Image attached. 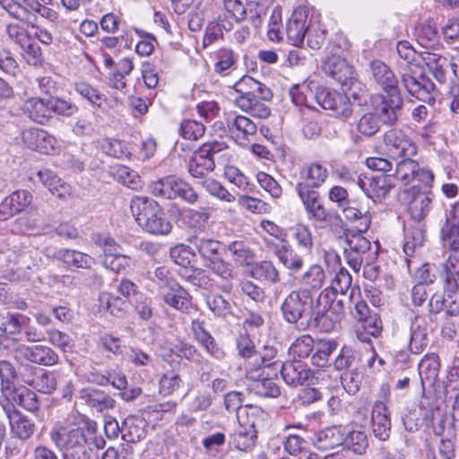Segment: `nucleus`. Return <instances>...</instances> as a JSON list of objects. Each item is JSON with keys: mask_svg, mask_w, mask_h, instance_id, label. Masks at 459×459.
<instances>
[{"mask_svg": "<svg viewBox=\"0 0 459 459\" xmlns=\"http://www.w3.org/2000/svg\"><path fill=\"white\" fill-rule=\"evenodd\" d=\"M357 185L374 202L385 198L390 190L394 187V178L392 175L380 174L364 178H358Z\"/></svg>", "mask_w": 459, "mask_h": 459, "instance_id": "13", "label": "nucleus"}, {"mask_svg": "<svg viewBox=\"0 0 459 459\" xmlns=\"http://www.w3.org/2000/svg\"><path fill=\"white\" fill-rule=\"evenodd\" d=\"M419 164L411 157L403 158L396 165L395 178L403 185L410 184L416 178Z\"/></svg>", "mask_w": 459, "mask_h": 459, "instance_id": "51", "label": "nucleus"}, {"mask_svg": "<svg viewBox=\"0 0 459 459\" xmlns=\"http://www.w3.org/2000/svg\"><path fill=\"white\" fill-rule=\"evenodd\" d=\"M315 342L311 335L303 334L292 342L289 352L293 358L306 359L314 351Z\"/></svg>", "mask_w": 459, "mask_h": 459, "instance_id": "54", "label": "nucleus"}, {"mask_svg": "<svg viewBox=\"0 0 459 459\" xmlns=\"http://www.w3.org/2000/svg\"><path fill=\"white\" fill-rule=\"evenodd\" d=\"M2 395L13 405L17 404L29 411H35L39 406L36 394L24 386L6 385V390Z\"/></svg>", "mask_w": 459, "mask_h": 459, "instance_id": "25", "label": "nucleus"}, {"mask_svg": "<svg viewBox=\"0 0 459 459\" xmlns=\"http://www.w3.org/2000/svg\"><path fill=\"white\" fill-rule=\"evenodd\" d=\"M229 251L232 254L235 263L239 265L248 264L254 256L252 250L242 241L230 243Z\"/></svg>", "mask_w": 459, "mask_h": 459, "instance_id": "64", "label": "nucleus"}, {"mask_svg": "<svg viewBox=\"0 0 459 459\" xmlns=\"http://www.w3.org/2000/svg\"><path fill=\"white\" fill-rule=\"evenodd\" d=\"M371 427L374 435L380 440H386L391 432V420L387 406L377 401L371 412Z\"/></svg>", "mask_w": 459, "mask_h": 459, "instance_id": "21", "label": "nucleus"}, {"mask_svg": "<svg viewBox=\"0 0 459 459\" xmlns=\"http://www.w3.org/2000/svg\"><path fill=\"white\" fill-rule=\"evenodd\" d=\"M329 173L326 167L320 162H312L305 166L300 171V178L306 182L304 185L315 189L320 187L328 178Z\"/></svg>", "mask_w": 459, "mask_h": 459, "instance_id": "36", "label": "nucleus"}, {"mask_svg": "<svg viewBox=\"0 0 459 459\" xmlns=\"http://www.w3.org/2000/svg\"><path fill=\"white\" fill-rule=\"evenodd\" d=\"M428 346L427 323L423 316H415L411 320L409 350L413 354L421 353Z\"/></svg>", "mask_w": 459, "mask_h": 459, "instance_id": "23", "label": "nucleus"}, {"mask_svg": "<svg viewBox=\"0 0 459 459\" xmlns=\"http://www.w3.org/2000/svg\"><path fill=\"white\" fill-rule=\"evenodd\" d=\"M281 374L289 385H302L308 384L312 372L301 360L287 361L281 365Z\"/></svg>", "mask_w": 459, "mask_h": 459, "instance_id": "19", "label": "nucleus"}, {"mask_svg": "<svg viewBox=\"0 0 459 459\" xmlns=\"http://www.w3.org/2000/svg\"><path fill=\"white\" fill-rule=\"evenodd\" d=\"M439 237L443 247L448 253L459 254V201L452 204L446 211Z\"/></svg>", "mask_w": 459, "mask_h": 459, "instance_id": "7", "label": "nucleus"}, {"mask_svg": "<svg viewBox=\"0 0 459 459\" xmlns=\"http://www.w3.org/2000/svg\"><path fill=\"white\" fill-rule=\"evenodd\" d=\"M229 129L236 143L244 146L256 134L257 126L247 117L236 116L232 122H229Z\"/></svg>", "mask_w": 459, "mask_h": 459, "instance_id": "27", "label": "nucleus"}, {"mask_svg": "<svg viewBox=\"0 0 459 459\" xmlns=\"http://www.w3.org/2000/svg\"><path fill=\"white\" fill-rule=\"evenodd\" d=\"M307 17V8L299 6L288 19L285 31L287 39L291 45L299 47L304 42L305 37L310 29Z\"/></svg>", "mask_w": 459, "mask_h": 459, "instance_id": "14", "label": "nucleus"}, {"mask_svg": "<svg viewBox=\"0 0 459 459\" xmlns=\"http://www.w3.org/2000/svg\"><path fill=\"white\" fill-rule=\"evenodd\" d=\"M296 191L302 201L309 219L318 222H326L331 219V213L320 201L319 193L316 190L309 188V186L303 183H298Z\"/></svg>", "mask_w": 459, "mask_h": 459, "instance_id": "10", "label": "nucleus"}, {"mask_svg": "<svg viewBox=\"0 0 459 459\" xmlns=\"http://www.w3.org/2000/svg\"><path fill=\"white\" fill-rule=\"evenodd\" d=\"M21 325L14 316H7L4 323H2V346L8 348L5 341L18 342L21 340Z\"/></svg>", "mask_w": 459, "mask_h": 459, "instance_id": "57", "label": "nucleus"}, {"mask_svg": "<svg viewBox=\"0 0 459 459\" xmlns=\"http://www.w3.org/2000/svg\"><path fill=\"white\" fill-rule=\"evenodd\" d=\"M421 57L430 74L441 85L446 82L448 65H451L454 68L457 66L456 63L450 62L446 56L438 53L425 51Z\"/></svg>", "mask_w": 459, "mask_h": 459, "instance_id": "22", "label": "nucleus"}, {"mask_svg": "<svg viewBox=\"0 0 459 459\" xmlns=\"http://www.w3.org/2000/svg\"><path fill=\"white\" fill-rule=\"evenodd\" d=\"M322 70L325 74L341 83H344L353 74L352 67L348 65L344 58L339 56L327 57L322 65Z\"/></svg>", "mask_w": 459, "mask_h": 459, "instance_id": "30", "label": "nucleus"}, {"mask_svg": "<svg viewBox=\"0 0 459 459\" xmlns=\"http://www.w3.org/2000/svg\"><path fill=\"white\" fill-rule=\"evenodd\" d=\"M22 110L32 122L45 125L51 118L50 99L30 98L23 103Z\"/></svg>", "mask_w": 459, "mask_h": 459, "instance_id": "24", "label": "nucleus"}, {"mask_svg": "<svg viewBox=\"0 0 459 459\" xmlns=\"http://www.w3.org/2000/svg\"><path fill=\"white\" fill-rule=\"evenodd\" d=\"M360 327L357 329L358 338L364 342H370V337H377L382 331V323L376 313L361 320Z\"/></svg>", "mask_w": 459, "mask_h": 459, "instance_id": "46", "label": "nucleus"}, {"mask_svg": "<svg viewBox=\"0 0 459 459\" xmlns=\"http://www.w3.org/2000/svg\"><path fill=\"white\" fill-rule=\"evenodd\" d=\"M211 216L212 209L210 207H202L199 210L190 209L186 214V221L189 227L204 231Z\"/></svg>", "mask_w": 459, "mask_h": 459, "instance_id": "55", "label": "nucleus"}, {"mask_svg": "<svg viewBox=\"0 0 459 459\" xmlns=\"http://www.w3.org/2000/svg\"><path fill=\"white\" fill-rule=\"evenodd\" d=\"M422 394L428 397L427 387H434L439 375L440 359L436 353L426 354L418 366Z\"/></svg>", "mask_w": 459, "mask_h": 459, "instance_id": "18", "label": "nucleus"}, {"mask_svg": "<svg viewBox=\"0 0 459 459\" xmlns=\"http://www.w3.org/2000/svg\"><path fill=\"white\" fill-rule=\"evenodd\" d=\"M31 202L32 195L29 191L13 192L2 202V220H6L23 211Z\"/></svg>", "mask_w": 459, "mask_h": 459, "instance_id": "29", "label": "nucleus"}, {"mask_svg": "<svg viewBox=\"0 0 459 459\" xmlns=\"http://www.w3.org/2000/svg\"><path fill=\"white\" fill-rule=\"evenodd\" d=\"M130 209L138 225L154 235H167L172 224L164 217L160 204L146 196H135L131 200Z\"/></svg>", "mask_w": 459, "mask_h": 459, "instance_id": "2", "label": "nucleus"}, {"mask_svg": "<svg viewBox=\"0 0 459 459\" xmlns=\"http://www.w3.org/2000/svg\"><path fill=\"white\" fill-rule=\"evenodd\" d=\"M51 438L60 449L66 451L82 448L86 442L83 429L78 427H59L51 432Z\"/></svg>", "mask_w": 459, "mask_h": 459, "instance_id": "17", "label": "nucleus"}, {"mask_svg": "<svg viewBox=\"0 0 459 459\" xmlns=\"http://www.w3.org/2000/svg\"><path fill=\"white\" fill-rule=\"evenodd\" d=\"M9 420L11 432L20 439H27L34 430V424L18 411L4 407Z\"/></svg>", "mask_w": 459, "mask_h": 459, "instance_id": "34", "label": "nucleus"}, {"mask_svg": "<svg viewBox=\"0 0 459 459\" xmlns=\"http://www.w3.org/2000/svg\"><path fill=\"white\" fill-rule=\"evenodd\" d=\"M179 178L170 175L152 182L149 185V190L156 197H161L169 200L176 199V189Z\"/></svg>", "mask_w": 459, "mask_h": 459, "instance_id": "38", "label": "nucleus"}, {"mask_svg": "<svg viewBox=\"0 0 459 459\" xmlns=\"http://www.w3.org/2000/svg\"><path fill=\"white\" fill-rule=\"evenodd\" d=\"M291 235L296 241L298 247L310 254L314 247V240L311 230L305 224H297L291 229Z\"/></svg>", "mask_w": 459, "mask_h": 459, "instance_id": "52", "label": "nucleus"}, {"mask_svg": "<svg viewBox=\"0 0 459 459\" xmlns=\"http://www.w3.org/2000/svg\"><path fill=\"white\" fill-rule=\"evenodd\" d=\"M14 357L17 360L26 359L32 363L53 366L58 361V355L48 346L20 345L14 349Z\"/></svg>", "mask_w": 459, "mask_h": 459, "instance_id": "15", "label": "nucleus"}, {"mask_svg": "<svg viewBox=\"0 0 459 459\" xmlns=\"http://www.w3.org/2000/svg\"><path fill=\"white\" fill-rule=\"evenodd\" d=\"M205 303L209 310L218 317H223L232 314L231 303L220 294H208L205 298Z\"/></svg>", "mask_w": 459, "mask_h": 459, "instance_id": "49", "label": "nucleus"}, {"mask_svg": "<svg viewBox=\"0 0 459 459\" xmlns=\"http://www.w3.org/2000/svg\"><path fill=\"white\" fill-rule=\"evenodd\" d=\"M344 444V433L340 427L332 426L318 431L314 445L319 450H329Z\"/></svg>", "mask_w": 459, "mask_h": 459, "instance_id": "33", "label": "nucleus"}, {"mask_svg": "<svg viewBox=\"0 0 459 459\" xmlns=\"http://www.w3.org/2000/svg\"><path fill=\"white\" fill-rule=\"evenodd\" d=\"M103 151L117 159H128L131 156V148L124 141L117 139H107L102 144Z\"/></svg>", "mask_w": 459, "mask_h": 459, "instance_id": "61", "label": "nucleus"}, {"mask_svg": "<svg viewBox=\"0 0 459 459\" xmlns=\"http://www.w3.org/2000/svg\"><path fill=\"white\" fill-rule=\"evenodd\" d=\"M369 69L371 77L385 92L400 91L394 72L384 62L373 60L369 65Z\"/></svg>", "mask_w": 459, "mask_h": 459, "instance_id": "26", "label": "nucleus"}, {"mask_svg": "<svg viewBox=\"0 0 459 459\" xmlns=\"http://www.w3.org/2000/svg\"><path fill=\"white\" fill-rule=\"evenodd\" d=\"M187 241L192 246L193 251L196 250L201 257L209 262L216 258L221 247V243L218 240L197 232L191 234Z\"/></svg>", "mask_w": 459, "mask_h": 459, "instance_id": "31", "label": "nucleus"}, {"mask_svg": "<svg viewBox=\"0 0 459 459\" xmlns=\"http://www.w3.org/2000/svg\"><path fill=\"white\" fill-rule=\"evenodd\" d=\"M342 212L346 220L356 223L358 232H366L371 223V215L368 212H362L360 210L351 207L343 206Z\"/></svg>", "mask_w": 459, "mask_h": 459, "instance_id": "53", "label": "nucleus"}, {"mask_svg": "<svg viewBox=\"0 0 459 459\" xmlns=\"http://www.w3.org/2000/svg\"><path fill=\"white\" fill-rule=\"evenodd\" d=\"M267 413L259 406L246 404L238 411V424L247 429H257L267 419Z\"/></svg>", "mask_w": 459, "mask_h": 459, "instance_id": "35", "label": "nucleus"}, {"mask_svg": "<svg viewBox=\"0 0 459 459\" xmlns=\"http://www.w3.org/2000/svg\"><path fill=\"white\" fill-rule=\"evenodd\" d=\"M376 95L371 99L372 112L379 117L380 123L393 126L398 121L403 105L400 91Z\"/></svg>", "mask_w": 459, "mask_h": 459, "instance_id": "6", "label": "nucleus"}, {"mask_svg": "<svg viewBox=\"0 0 459 459\" xmlns=\"http://www.w3.org/2000/svg\"><path fill=\"white\" fill-rule=\"evenodd\" d=\"M350 301L353 307L351 310V316L359 322L373 314L366 301L360 299V290L359 288L351 290Z\"/></svg>", "mask_w": 459, "mask_h": 459, "instance_id": "58", "label": "nucleus"}, {"mask_svg": "<svg viewBox=\"0 0 459 459\" xmlns=\"http://www.w3.org/2000/svg\"><path fill=\"white\" fill-rule=\"evenodd\" d=\"M352 126L356 132L365 138L374 136L381 128L379 117L371 110L362 114Z\"/></svg>", "mask_w": 459, "mask_h": 459, "instance_id": "41", "label": "nucleus"}, {"mask_svg": "<svg viewBox=\"0 0 459 459\" xmlns=\"http://www.w3.org/2000/svg\"><path fill=\"white\" fill-rule=\"evenodd\" d=\"M386 152L393 159L413 157L417 153V145L413 140L399 128H391L384 134Z\"/></svg>", "mask_w": 459, "mask_h": 459, "instance_id": "8", "label": "nucleus"}, {"mask_svg": "<svg viewBox=\"0 0 459 459\" xmlns=\"http://www.w3.org/2000/svg\"><path fill=\"white\" fill-rule=\"evenodd\" d=\"M207 267L221 279V282L218 283L220 290L223 292L230 293L233 290V280L235 279L232 265L216 257L209 262Z\"/></svg>", "mask_w": 459, "mask_h": 459, "instance_id": "32", "label": "nucleus"}, {"mask_svg": "<svg viewBox=\"0 0 459 459\" xmlns=\"http://www.w3.org/2000/svg\"><path fill=\"white\" fill-rule=\"evenodd\" d=\"M39 180L44 184L45 186L59 198H65L70 194V186L62 181L53 171L44 169L39 170L37 173Z\"/></svg>", "mask_w": 459, "mask_h": 459, "instance_id": "39", "label": "nucleus"}, {"mask_svg": "<svg viewBox=\"0 0 459 459\" xmlns=\"http://www.w3.org/2000/svg\"><path fill=\"white\" fill-rule=\"evenodd\" d=\"M398 74L402 85L409 94L424 102L435 100L431 95L436 89L435 84L423 74L419 65L399 66Z\"/></svg>", "mask_w": 459, "mask_h": 459, "instance_id": "3", "label": "nucleus"}, {"mask_svg": "<svg viewBox=\"0 0 459 459\" xmlns=\"http://www.w3.org/2000/svg\"><path fill=\"white\" fill-rule=\"evenodd\" d=\"M425 231L420 227H411L405 231L403 252L407 257H413L423 246Z\"/></svg>", "mask_w": 459, "mask_h": 459, "instance_id": "44", "label": "nucleus"}, {"mask_svg": "<svg viewBox=\"0 0 459 459\" xmlns=\"http://www.w3.org/2000/svg\"><path fill=\"white\" fill-rule=\"evenodd\" d=\"M352 278L350 273L342 268L335 274L330 287L323 290L313 307L315 325L324 332H331L344 316L342 300H337V294H343L351 286Z\"/></svg>", "mask_w": 459, "mask_h": 459, "instance_id": "1", "label": "nucleus"}, {"mask_svg": "<svg viewBox=\"0 0 459 459\" xmlns=\"http://www.w3.org/2000/svg\"><path fill=\"white\" fill-rule=\"evenodd\" d=\"M271 247L273 255L286 269L292 273H298L302 269L304 259L293 249L288 240L285 242L272 243Z\"/></svg>", "mask_w": 459, "mask_h": 459, "instance_id": "20", "label": "nucleus"}, {"mask_svg": "<svg viewBox=\"0 0 459 459\" xmlns=\"http://www.w3.org/2000/svg\"><path fill=\"white\" fill-rule=\"evenodd\" d=\"M30 385L42 394H51L56 388V378L53 372L39 369L30 381Z\"/></svg>", "mask_w": 459, "mask_h": 459, "instance_id": "47", "label": "nucleus"}, {"mask_svg": "<svg viewBox=\"0 0 459 459\" xmlns=\"http://www.w3.org/2000/svg\"><path fill=\"white\" fill-rule=\"evenodd\" d=\"M203 187L212 196L227 202L232 203L235 201V196L230 194L220 182L217 180L208 178L200 181Z\"/></svg>", "mask_w": 459, "mask_h": 459, "instance_id": "60", "label": "nucleus"}, {"mask_svg": "<svg viewBox=\"0 0 459 459\" xmlns=\"http://www.w3.org/2000/svg\"><path fill=\"white\" fill-rule=\"evenodd\" d=\"M205 126L203 123L186 119L181 123L179 128L180 135L186 140L196 141L204 134Z\"/></svg>", "mask_w": 459, "mask_h": 459, "instance_id": "62", "label": "nucleus"}, {"mask_svg": "<svg viewBox=\"0 0 459 459\" xmlns=\"http://www.w3.org/2000/svg\"><path fill=\"white\" fill-rule=\"evenodd\" d=\"M344 444L357 455H363L368 446L367 434L364 431L353 430L344 435Z\"/></svg>", "mask_w": 459, "mask_h": 459, "instance_id": "56", "label": "nucleus"}, {"mask_svg": "<svg viewBox=\"0 0 459 459\" xmlns=\"http://www.w3.org/2000/svg\"><path fill=\"white\" fill-rule=\"evenodd\" d=\"M438 277L444 294L452 298L459 290V254L448 253L439 264Z\"/></svg>", "mask_w": 459, "mask_h": 459, "instance_id": "11", "label": "nucleus"}, {"mask_svg": "<svg viewBox=\"0 0 459 459\" xmlns=\"http://www.w3.org/2000/svg\"><path fill=\"white\" fill-rule=\"evenodd\" d=\"M313 299L311 293L307 289L292 290L284 299L281 310L283 318L290 324H297L305 317L311 310L312 316L315 319Z\"/></svg>", "mask_w": 459, "mask_h": 459, "instance_id": "5", "label": "nucleus"}, {"mask_svg": "<svg viewBox=\"0 0 459 459\" xmlns=\"http://www.w3.org/2000/svg\"><path fill=\"white\" fill-rule=\"evenodd\" d=\"M23 143L31 150L44 154H51L56 151L57 141L46 130L29 128L22 133Z\"/></svg>", "mask_w": 459, "mask_h": 459, "instance_id": "16", "label": "nucleus"}, {"mask_svg": "<svg viewBox=\"0 0 459 459\" xmlns=\"http://www.w3.org/2000/svg\"><path fill=\"white\" fill-rule=\"evenodd\" d=\"M250 274L253 278L275 284L280 281V273L270 261L255 263L251 266Z\"/></svg>", "mask_w": 459, "mask_h": 459, "instance_id": "45", "label": "nucleus"}, {"mask_svg": "<svg viewBox=\"0 0 459 459\" xmlns=\"http://www.w3.org/2000/svg\"><path fill=\"white\" fill-rule=\"evenodd\" d=\"M54 257L65 265L75 268H90L93 263V258L89 255L66 248L56 250L54 253Z\"/></svg>", "mask_w": 459, "mask_h": 459, "instance_id": "37", "label": "nucleus"}, {"mask_svg": "<svg viewBox=\"0 0 459 459\" xmlns=\"http://www.w3.org/2000/svg\"><path fill=\"white\" fill-rule=\"evenodd\" d=\"M75 91L93 106L101 108L106 101L105 95L87 82H77L75 84Z\"/></svg>", "mask_w": 459, "mask_h": 459, "instance_id": "59", "label": "nucleus"}, {"mask_svg": "<svg viewBox=\"0 0 459 459\" xmlns=\"http://www.w3.org/2000/svg\"><path fill=\"white\" fill-rule=\"evenodd\" d=\"M337 343L333 340L320 339L315 342L312 364L323 368L328 364L331 354L336 350Z\"/></svg>", "mask_w": 459, "mask_h": 459, "instance_id": "43", "label": "nucleus"}, {"mask_svg": "<svg viewBox=\"0 0 459 459\" xmlns=\"http://www.w3.org/2000/svg\"><path fill=\"white\" fill-rule=\"evenodd\" d=\"M362 233L349 232L345 234L344 256L348 264L355 272H359L364 264L373 263L377 255V251L372 250L370 241Z\"/></svg>", "mask_w": 459, "mask_h": 459, "instance_id": "4", "label": "nucleus"}, {"mask_svg": "<svg viewBox=\"0 0 459 459\" xmlns=\"http://www.w3.org/2000/svg\"><path fill=\"white\" fill-rule=\"evenodd\" d=\"M214 160L196 151L189 161L188 171L192 177L204 180L214 169Z\"/></svg>", "mask_w": 459, "mask_h": 459, "instance_id": "40", "label": "nucleus"}, {"mask_svg": "<svg viewBox=\"0 0 459 459\" xmlns=\"http://www.w3.org/2000/svg\"><path fill=\"white\" fill-rule=\"evenodd\" d=\"M79 398L97 411L113 409L116 401L102 390L85 387L79 392Z\"/></svg>", "mask_w": 459, "mask_h": 459, "instance_id": "28", "label": "nucleus"}, {"mask_svg": "<svg viewBox=\"0 0 459 459\" xmlns=\"http://www.w3.org/2000/svg\"><path fill=\"white\" fill-rule=\"evenodd\" d=\"M325 281V273L324 268L317 264H311L301 276V289H307L311 293V290H320Z\"/></svg>", "mask_w": 459, "mask_h": 459, "instance_id": "42", "label": "nucleus"}, {"mask_svg": "<svg viewBox=\"0 0 459 459\" xmlns=\"http://www.w3.org/2000/svg\"><path fill=\"white\" fill-rule=\"evenodd\" d=\"M264 101L255 100V99H236V105L255 117L266 118L271 111Z\"/></svg>", "mask_w": 459, "mask_h": 459, "instance_id": "50", "label": "nucleus"}, {"mask_svg": "<svg viewBox=\"0 0 459 459\" xmlns=\"http://www.w3.org/2000/svg\"><path fill=\"white\" fill-rule=\"evenodd\" d=\"M408 204V212L416 221H421L429 213L432 207V195L423 192L418 186H412L404 191Z\"/></svg>", "mask_w": 459, "mask_h": 459, "instance_id": "12", "label": "nucleus"}, {"mask_svg": "<svg viewBox=\"0 0 459 459\" xmlns=\"http://www.w3.org/2000/svg\"><path fill=\"white\" fill-rule=\"evenodd\" d=\"M315 98L324 108L335 112L336 116L346 121L353 114L352 105L346 95L326 88L318 89Z\"/></svg>", "mask_w": 459, "mask_h": 459, "instance_id": "9", "label": "nucleus"}, {"mask_svg": "<svg viewBox=\"0 0 459 459\" xmlns=\"http://www.w3.org/2000/svg\"><path fill=\"white\" fill-rule=\"evenodd\" d=\"M252 390L255 394L261 397H278L281 394L280 387L271 378H263L255 380L253 383Z\"/></svg>", "mask_w": 459, "mask_h": 459, "instance_id": "63", "label": "nucleus"}, {"mask_svg": "<svg viewBox=\"0 0 459 459\" xmlns=\"http://www.w3.org/2000/svg\"><path fill=\"white\" fill-rule=\"evenodd\" d=\"M257 439V429L240 426L233 435L232 443L236 449L247 452L251 450Z\"/></svg>", "mask_w": 459, "mask_h": 459, "instance_id": "48", "label": "nucleus"}]
</instances>
